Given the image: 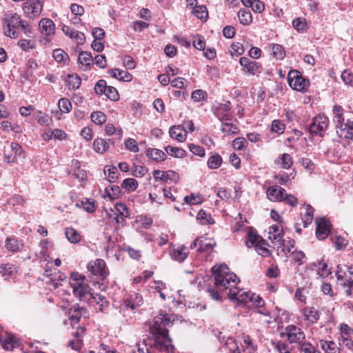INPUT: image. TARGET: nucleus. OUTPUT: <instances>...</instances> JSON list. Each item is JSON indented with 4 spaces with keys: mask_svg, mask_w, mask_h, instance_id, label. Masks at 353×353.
<instances>
[{
    "mask_svg": "<svg viewBox=\"0 0 353 353\" xmlns=\"http://www.w3.org/2000/svg\"><path fill=\"white\" fill-rule=\"evenodd\" d=\"M280 336L286 338L291 344L298 343L300 346L305 339V334L302 329L292 324L286 326L284 331L280 333Z\"/></svg>",
    "mask_w": 353,
    "mask_h": 353,
    "instance_id": "6",
    "label": "nucleus"
},
{
    "mask_svg": "<svg viewBox=\"0 0 353 353\" xmlns=\"http://www.w3.org/2000/svg\"><path fill=\"white\" fill-rule=\"evenodd\" d=\"M153 176L156 181L160 180L163 182L169 181L176 182L178 179V174L173 170L162 171L155 170L152 172Z\"/></svg>",
    "mask_w": 353,
    "mask_h": 353,
    "instance_id": "20",
    "label": "nucleus"
},
{
    "mask_svg": "<svg viewBox=\"0 0 353 353\" xmlns=\"http://www.w3.org/2000/svg\"><path fill=\"white\" fill-rule=\"evenodd\" d=\"M207 164L210 169H217L222 164V157L218 153L212 154L208 159Z\"/></svg>",
    "mask_w": 353,
    "mask_h": 353,
    "instance_id": "48",
    "label": "nucleus"
},
{
    "mask_svg": "<svg viewBox=\"0 0 353 353\" xmlns=\"http://www.w3.org/2000/svg\"><path fill=\"white\" fill-rule=\"evenodd\" d=\"M3 31L5 36L11 39L19 37V30L21 29L24 34L32 33V28L29 22L22 19L21 15L17 12L6 13L2 19Z\"/></svg>",
    "mask_w": 353,
    "mask_h": 353,
    "instance_id": "3",
    "label": "nucleus"
},
{
    "mask_svg": "<svg viewBox=\"0 0 353 353\" xmlns=\"http://www.w3.org/2000/svg\"><path fill=\"white\" fill-rule=\"evenodd\" d=\"M285 130V125L279 119H274L272 121L271 132L276 133L279 135L284 133Z\"/></svg>",
    "mask_w": 353,
    "mask_h": 353,
    "instance_id": "51",
    "label": "nucleus"
},
{
    "mask_svg": "<svg viewBox=\"0 0 353 353\" xmlns=\"http://www.w3.org/2000/svg\"><path fill=\"white\" fill-rule=\"evenodd\" d=\"M146 156L156 161H164L166 154L162 150L156 148H149L145 152Z\"/></svg>",
    "mask_w": 353,
    "mask_h": 353,
    "instance_id": "35",
    "label": "nucleus"
},
{
    "mask_svg": "<svg viewBox=\"0 0 353 353\" xmlns=\"http://www.w3.org/2000/svg\"><path fill=\"white\" fill-rule=\"evenodd\" d=\"M43 0H28L23 5V10L29 19L39 17L42 12Z\"/></svg>",
    "mask_w": 353,
    "mask_h": 353,
    "instance_id": "10",
    "label": "nucleus"
},
{
    "mask_svg": "<svg viewBox=\"0 0 353 353\" xmlns=\"http://www.w3.org/2000/svg\"><path fill=\"white\" fill-rule=\"evenodd\" d=\"M105 192L111 200L117 199L121 195V188L116 185H111L106 187Z\"/></svg>",
    "mask_w": 353,
    "mask_h": 353,
    "instance_id": "39",
    "label": "nucleus"
},
{
    "mask_svg": "<svg viewBox=\"0 0 353 353\" xmlns=\"http://www.w3.org/2000/svg\"><path fill=\"white\" fill-rule=\"evenodd\" d=\"M268 243L264 239H261L256 245L255 250L256 252L263 257L268 256L271 254L270 250L267 248Z\"/></svg>",
    "mask_w": 353,
    "mask_h": 353,
    "instance_id": "45",
    "label": "nucleus"
},
{
    "mask_svg": "<svg viewBox=\"0 0 353 353\" xmlns=\"http://www.w3.org/2000/svg\"><path fill=\"white\" fill-rule=\"evenodd\" d=\"M339 330V341H341L342 345L348 350H352L353 340L352 339V336L353 335V328L346 323H341L340 325Z\"/></svg>",
    "mask_w": 353,
    "mask_h": 353,
    "instance_id": "11",
    "label": "nucleus"
},
{
    "mask_svg": "<svg viewBox=\"0 0 353 353\" xmlns=\"http://www.w3.org/2000/svg\"><path fill=\"white\" fill-rule=\"evenodd\" d=\"M173 323L174 321L167 314L154 316L150 323L149 332L152 336L157 350L168 353L174 352V347L168 329L172 326Z\"/></svg>",
    "mask_w": 353,
    "mask_h": 353,
    "instance_id": "2",
    "label": "nucleus"
},
{
    "mask_svg": "<svg viewBox=\"0 0 353 353\" xmlns=\"http://www.w3.org/2000/svg\"><path fill=\"white\" fill-rule=\"evenodd\" d=\"M274 349L279 353H292L289 345L287 342L282 341H276L273 343Z\"/></svg>",
    "mask_w": 353,
    "mask_h": 353,
    "instance_id": "59",
    "label": "nucleus"
},
{
    "mask_svg": "<svg viewBox=\"0 0 353 353\" xmlns=\"http://www.w3.org/2000/svg\"><path fill=\"white\" fill-rule=\"evenodd\" d=\"M316 274L323 279L327 278L332 274L331 270L328 268L327 263L325 261L321 260L318 262Z\"/></svg>",
    "mask_w": 353,
    "mask_h": 353,
    "instance_id": "36",
    "label": "nucleus"
},
{
    "mask_svg": "<svg viewBox=\"0 0 353 353\" xmlns=\"http://www.w3.org/2000/svg\"><path fill=\"white\" fill-rule=\"evenodd\" d=\"M41 33L44 35L47 42H50L55 34V24L48 18H43L39 23Z\"/></svg>",
    "mask_w": 353,
    "mask_h": 353,
    "instance_id": "12",
    "label": "nucleus"
},
{
    "mask_svg": "<svg viewBox=\"0 0 353 353\" xmlns=\"http://www.w3.org/2000/svg\"><path fill=\"white\" fill-rule=\"evenodd\" d=\"M305 321L315 324L320 319V312L314 306H306L302 310Z\"/></svg>",
    "mask_w": 353,
    "mask_h": 353,
    "instance_id": "21",
    "label": "nucleus"
},
{
    "mask_svg": "<svg viewBox=\"0 0 353 353\" xmlns=\"http://www.w3.org/2000/svg\"><path fill=\"white\" fill-rule=\"evenodd\" d=\"M316 235L319 240H324L329 235L332 224L331 222L325 218L316 219Z\"/></svg>",
    "mask_w": 353,
    "mask_h": 353,
    "instance_id": "14",
    "label": "nucleus"
},
{
    "mask_svg": "<svg viewBox=\"0 0 353 353\" xmlns=\"http://www.w3.org/2000/svg\"><path fill=\"white\" fill-rule=\"evenodd\" d=\"M261 239H263L252 228H250L247 233L245 245L248 248H252L253 246L255 247Z\"/></svg>",
    "mask_w": 353,
    "mask_h": 353,
    "instance_id": "31",
    "label": "nucleus"
},
{
    "mask_svg": "<svg viewBox=\"0 0 353 353\" xmlns=\"http://www.w3.org/2000/svg\"><path fill=\"white\" fill-rule=\"evenodd\" d=\"M68 345L74 350H79L82 347L83 340L77 336V333L75 332L74 338L69 341Z\"/></svg>",
    "mask_w": 353,
    "mask_h": 353,
    "instance_id": "63",
    "label": "nucleus"
},
{
    "mask_svg": "<svg viewBox=\"0 0 353 353\" xmlns=\"http://www.w3.org/2000/svg\"><path fill=\"white\" fill-rule=\"evenodd\" d=\"M121 188H124L128 192H132L138 188V182L134 179L128 178L123 180Z\"/></svg>",
    "mask_w": 353,
    "mask_h": 353,
    "instance_id": "54",
    "label": "nucleus"
},
{
    "mask_svg": "<svg viewBox=\"0 0 353 353\" xmlns=\"http://www.w3.org/2000/svg\"><path fill=\"white\" fill-rule=\"evenodd\" d=\"M203 239V238L201 239L200 246L197 248V252H202L212 251L216 245L215 242L213 241L207 242L206 238H204V239Z\"/></svg>",
    "mask_w": 353,
    "mask_h": 353,
    "instance_id": "55",
    "label": "nucleus"
},
{
    "mask_svg": "<svg viewBox=\"0 0 353 353\" xmlns=\"http://www.w3.org/2000/svg\"><path fill=\"white\" fill-rule=\"evenodd\" d=\"M35 119L38 123L42 125L48 126L52 122L51 117H50L48 114L43 112L41 110H38L35 113Z\"/></svg>",
    "mask_w": 353,
    "mask_h": 353,
    "instance_id": "43",
    "label": "nucleus"
},
{
    "mask_svg": "<svg viewBox=\"0 0 353 353\" xmlns=\"http://www.w3.org/2000/svg\"><path fill=\"white\" fill-rule=\"evenodd\" d=\"M336 133L341 139H353V121L350 117L346 118V121L336 127Z\"/></svg>",
    "mask_w": 353,
    "mask_h": 353,
    "instance_id": "17",
    "label": "nucleus"
},
{
    "mask_svg": "<svg viewBox=\"0 0 353 353\" xmlns=\"http://www.w3.org/2000/svg\"><path fill=\"white\" fill-rule=\"evenodd\" d=\"M66 83L70 89H78L81 83V79L78 74H68L66 78Z\"/></svg>",
    "mask_w": 353,
    "mask_h": 353,
    "instance_id": "38",
    "label": "nucleus"
},
{
    "mask_svg": "<svg viewBox=\"0 0 353 353\" xmlns=\"http://www.w3.org/2000/svg\"><path fill=\"white\" fill-rule=\"evenodd\" d=\"M109 74L112 77L119 80L125 81L131 80V74L126 71L120 70L119 69H112L109 70Z\"/></svg>",
    "mask_w": 353,
    "mask_h": 353,
    "instance_id": "37",
    "label": "nucleus"
},
{
    "mask_svg": "<svg viewBox=\"0 0 353 353\" xmlns=\"http://www.w3.org/2000/svg\"><path fill=\"white\" fill-rule=\"evenodd\" d=\"M251 294L250 292L243 291L236 285L232 290H230V292H228L227 296L232 301L235 300L241 303H247L250 301Z\"/></svg>",
    "mask_w": 353,
    "mask_h": 353,
    "instance_id": "19",
    "label": "nucleus"
},
{
    "mask_svg": "<svg viewBox=\"0 0 353 353\" xmlns=\"http://www.w3.org/2000/svg\"><path fill=\"white\" fill-rule=\"evenodd\" d=\"M240 23L243 26H248L252 21V16L249 10L241 9L238 12Z\"/></svg>",
    "mask_w": 353,
    "mask_h": 353,
    "instance_id": "42",
    "label": "nucleus"
},
{
    "mask_svg": "<svg viewBox=\"0 0 353 353\" xmlns=\"http://www.w3.org/2000/svg\"><path fill=\"white\" fill-rule=\"evenodd\" d=\"M269 238L272 241L279 242L283 236V232L277 225H273L269 228Z\"/></svg>",
    "mask_w": 353,
    "mask_h": 353,
    "instance_id": "32",
    "label": "nucleus"
},
{
    "mask_svg": "<svg viewBox=\"0 0 353 353\" xmlns=\"http://www.w3.org/2000/svg\"><path fill=\"white\" fill-rule=\"evenodd\" d=\"M93 148L96 152L103 154L109 149V143L103 139L97 138L94 141Z\"/></svg>",
    "mask_w": 353,
    "mask_h": 353,
    "instance_id": "34",
    "label": "nucleus"
},
{
    "mask_svg": "<svg viewBox=\"0 0 353 353\" xmlns=\"http://www.w3.org/2000/svg\"><path fill=\"white\" fill-rule=\"evenodd\" d=\"M290 257L293 262L296 263L299 265H303L306 260V255L301 250H295L292 251L290 254Z\"/></svg>",
    "mask_w": 353,
    "mask_h": 353,
    "instance_id": "44",
    "label": "nucleus"
},
{
    "mask_svg": "<svg viewBox=\"0 0 353 353\" xmlns=\"http://www.w3.org/2000/svg\"><path fill=\"white\" fill-rule=\"evenodd\" d=\"M65 234L67 239L72 243H77L81 239L80 233L73 228H66Z\"/></svg>",
    "mask_w": 353,
    "mask_h": 353,
    "instance_id": "33",
    "label": "nucleus"
},
{
    "mask_svg": "<svg viewBox=\"0 0 353 353\" xmlns=\"http://www.w3.org/2000/svg\"><path fill=\"white\" fill-rule=\"evenodd\" d=\"M91 120L97 125H101L106 121L107 117L101 111H94L90 115Z\"/></svg>",
    "mask_w": 353,
    "mask_h": 353,
    "instance_id": "53",
    "label": "nucleus"
},
{
    "mask_svg": "<svg viewBox=\"0 0 353 353\" xmlns=\"http://www.w3.org/2000/svg\"><path fill=\"white\" fill-rule=\"evenodd\" d=\"M232 147L236 150H242L248 146V142L244 137H237L232 141Z\"/></svg>",
    "mask_w": 353,
    "mask_h": 353,
    "instance_id": "57",
    "label": "nucleus"
},
{
    "mask_svg": "<svg viewBox=\"0 0 353 353\" xmlns=\"http://www.w3.org/2000/svg\"><path fill=\"white\" fill-rule=\"evenodd\" d=\"M94 59L91 52L82 51L79 53L78 57V63L79 68L83 71H88L91 69L93 64Z\"/></svg>",
    "mask_w": 353,
    "mask_h": 353,
    "instance_id": "22",
    "label": "nucleus"
},
{
    "mask_svg": "<svg viewBox=\"0 0 353 353\" xmlns=\"http://www.w3.org/2000/svg\"><path fill=\"white\" fill-rule=\"evenodd\" d=\"M53 57L59 63H64L69 59L68 54L59 48L53 51Z\"/></svg>",
    "mask_w": 353,
    "mask_h": 353,
    "instance_id": "60",
    "label": "nucleus"
},
{
    "mask_svg": "<svg viewBox=\"0 0 353 353\" xmlns=\"http://www.w3.org/2000/svg\"><path fill=\"white\" fill-rule=\"evenodd\" d=\"M143 304L142 296L139 293L133 292L125 297L121 306L127 310H134Z\"/></svg>",
    "mask_w": 353,
    "mask_h": 353,
    "instance_id": "16",
    "label": "nucleus"
},
{
    "mask_svg": "<svg viewBox=\"0 0 353 353\" xmlns=\"http://www.w3.org/2000/svg\"><path fill=\"white\" fill-rule=\"evenodd\" d=\"M293 28L300 32H303L307 29V23L305 18L297 17L292 21Z\"/></svg>",
    "mask_w": 353,
    "mask_h": 353,
    "instance_id": "46",
    "label": "nucleus"
},
{
    "mask_svg": "<svg viewBox=\"0 0 353 353\" xmlns=\"http://www.w3.org/2000/svg\"><path fill=\"white\" fill-rule=\"evenodd\" d=\"M5 246L10 252H17L22 250L23 244L17 237L10 236L6 239Z\"/></svg>",
    "mask_w": 353,
    "mask_h": 353,
    "instance_id": "27",
    "label": "nucleus"
},
{
    "mask_svg": "<svg viewBox=\"0 0 353 353\" xmlns=\"http://www.w3.org/2000/svg\"><path fill=\"white\" fill-rule=\"evenodd\" d=\"M132 174L136 177H143L148 172L146 167L134 164L133 168L132 169Z\"/></svg>",
    "mask_w": 353,
    "mask_h": 353,
    "instance_id": "62",
    "label": "nucleus"
},
{
    "mask_svg": "<svg viewBox=\"0 0 353 353\" xmlns=\"http://www.w3.org/2000/svg\"><path fill=\"white\" fill-rule=\"evenodd\" d=\"M68 315L71 324L74 325L78 323L82 317H88L89 312L85 307L76 304L69 310Z\"/></svg>",
    "mask_w": 353,
    "mask_h": 353,
    "instance_id": "15",
    "label": "nucleus"
},
{
    "mask_svg": "<svg viewBox=\"0 0 353 353\" xmlns=\"http://www.w3.org/2000/svg\"><path fill=\"white\" fill-rule=\"evenodd\" d=\"M105 96L112 101H117L119 99L117 90L112 86H108L105 92Z\"/></svg>",
    "mask_w": 353,
    "mask_h": 353,
    "instance_id": "64",
    "label": "nucleus"
},
{
    "mask_svg": "<svg viewBox=\"0 0 353 353\" xmlns=\"http://www.w3.org/2000/svg\"><path fill=\"white\" fill-rule=\"evenodd\" d=\"M87 268L90 273L101 281H104L109 274L105 262L101 259L90 261Z\"/></svg>",
    "mask_w": 353,
    "mask_h": 353,
    "instance_id": "8",
    "label": "nucleus"
},
{
    "mask_svg": "<svg viewBox=\"0 0 353 353\" xmlns=\"http://www.w3.org/2000/svg\"><path fill=\"white\" fill-rule=\"evenodd\" d=\"M250 301L252 302L256 307H259L257 311L258 313L264 316L269 315L268 310L263 307L265 301L260 296L252 294L250 298Z\"/></svg>",
    "mask_w": 353,
    "mask_h": 353,
    "instance_id": "30",
    "label": "nucleus"
},
{
    "mask_svg": "<svg viewBox=\"0 0 353 353\" xmlns=\"http://www.w3.org/2000/svg\"><path fill=\"white\" fill-rule=\"evenodd\" d=\"M239 63L243 67V71L247 74L254 76L261 72V64L248 57H241Z\"/></svg>",
    "mask_w": 353,
    "mask_h": 353,
    "instance_id": "13",
    "label": "nucleus"
},
{
    "mask_svg": "<svg viewBox=\"0 0 353 353\" xmlns=\"http://www.w3.org/2000/svg\"><path fill=\"white\" fill-rule=\"evenodd\" d=\"M213 285L208 284L206 291L215 301H221L223 295H228L239 283L236 275L231 272L225 263L215 265L212 268Z\"/></svg>",
    "mask_w": 353,
    "mask_h": 353,
    "instance_id": "1",
    "label": "nucleus"
},
{
    "mask_svg": "<svg viewBox=\"0 0 353 353\" xmlns=\"http://www.w3.org/2000/svg\"><path fill=\"white\" fill-rule=\"evenodd\" d=\"M316 345L320 346L324 353H336L341 349L334 341L320 339Z\"/></svg>",
    "mask_w": 353,
    "mask_h": 353,
    "instance_id": "24",
    "label": "nucleus"
},
{
    "mask_svg": "<svg viewBox=\"0 0 353 353\" xmlns=\"http://www.w3.org/2000/svg\"><path fill=\"white\" fill-rule=\"evenodd\" d=\"M278 161L280 162L281 166L283 169H289L293 164V160L290 154H283L278 157Z\"/></svg>",
    "mask_w": 353,
    "mask_h": 353,
    "instance_id": "52",
    "label": "nucleus"
},
{
    "mask_svg": "<svg viewBox=\"0 0 353 353\" xmlns=\"http://www.w3.org/2000/svg\"><path fill=\"white\" fill-rule=\"evenodd\" d=\"M81 206L88 212L92 213L96 210L97 205L95 201L93 199H88L87 198L83 199L81 201Z\"/></svg>",
    "mask_w": 353,
    "mask_h": 353,
    "instance_id": "58",
    "label": "nucleus"
},
{
    "mask_svg": "<svg viewBox=\"0 0 353 353\" xmlns=\"http://www.w3.org/2000/svg\"><path fill=\"white\" fill-rule=\"evenodd\" d=\"M196 219L202 225H211L214 223V220L212 217L211 214L207 213L203 210H201L199 211Z\"/></svg>",
    "mask_w": 353,
    "mask_h": 353,
    "instance_id": "41",
    "label": "nucleus"
},
{
    "mask_svg": "<svg viewBox=\"0 0 353 353\" xmlns=\"http://www.w3.org/2000/svg\"><path fill=\"white\" fill-rule=\"evenodd\" d=\"M58 106L61 113H68L72 110V103L66 98L60 99L58 102Z\"/></svg>",
    "mask_w": 353,
    "mask_h": 353,
    "instance_id": "56",
    "label": "nucleus"
},
{
    "mask_svg": "<svg viewBox=\"0 0 353 353\" xmlns=\"http://www.w3.org/2000/svg\"><path fill=\"white\" fill-rule=\"evenodd\" d=\"M300 351L303 353H321L310 342H303L301 343Z\"/></svg>",
    "mask_w": 353,
    "mask_h": 353,
    "instance_id": "61",
    "label": "nucleus"
},
{
    "mask_svg": "<svg viewBox=\"0 0 353 353\" xmlns=\"http://www.w3.org/2000/svg\"><path fill=\"white\" fill-rule=\"evenodd\" d=\"M188 249L185 246L181 245L178 246L176 248H174L171 253V256L174 260L182 262L188 257Z\"/></svg>",
    "mask_w": 353,
    "mask_h": 353,
    "instance_id": "29",
    "label": "nucleus"
},
{
    "mask_svg": "<svg viewBox=\"0 0 353 353\" xmlns=\"http://www.w3.org/2000/svg\"><path fill=\"white\" fill-rule=\"evenodd\" d=\"M270 54L278 60H282L285 57L284 48L279 44L272 43L268 46Z\"/></svg>",
    "mask_w": 353,
    "mask_h": 353,
    "instance_id": "28",
    "label": "nucleus"
},
{
    "mask_svg": "<svg viewBox=\"0 0 353 353\" xmlns=\"http://www.w3.org/2000/svg\"><path fill=\"white\" fill-rule=\"evenodd\" d=\"M70 284L76 297L80 301H89L94 292H91L90 286L85 283V277L77 272H72L70 278Z\"/></svg>",
    "mask_w": 353,
    "mask_h": 353,
    "instance_id": "4",
    "label": "nucleus"
},
{
    "mask_svg": "<svg viewBox=\"0 0 353 353\" xmlns=\"http://www.w3.org/2000/svg\"><path fill=\"white\" fill-rule=\"evenodd\" d=\"M329 124V119L324 114H318L309 127L310 133L312 135L323 137Z\"/></svg>",
    "mask_w": 353,
    "mask_h": 353,
    "instance_id": "9",
    "label": "nucleus"
},
{
    "mask_svg": "<svg viewBox=\"0 0 353 353\" xmlns=\"http://www.w3.org/2000/svg\"><path fill=\"white\" fill-rule=\"evenodd\" d=\"M314 208L310 205H307L305 207V212L302 217L303 227L307 228L312 222L314 218Z\"/></svg>",
    "mask_w": 353,
    "mask_h": 353,
    "instance_id": "40",
    "label": "nucleus"
},
{
    "mask_svg": "<svg viewBox=\"0 0 353 353\" xmlns=\"http://www.w3.org/2000/svg\"><path fill=\"white\" fill-rule=\"evenodd\" d=\"M165 150L169 155L176 158H183L186 155V152L181 148L168 145Z\"/></svg>",
    "mask_w": 353,
    "mask_h": 353,
    "instance_id": "47",
    "label": "nucleus"
},
{
    "mask_svg": "<svg viewBox=\"0 0 353 353\" xmlns=\"http://www.w3.org/2000/svg\"><path fill=\"white\" fill-rule=\"evenodd\" d=\"M88 303L92 305L97 310L105 312L109 307L110 303L107 299L99 294L94 293L89 299Z\"/></svg>",
    "mask_w": 353,
    "mask_h": 353,
    "instance_id": "18",
    "label": "nucleus"
},
{
    "mask_svg": "<svg viewBox=\"0 0 353 353\" xmlns=\"http://www.w3.org/2000/svg\"><path fill=\"white\" fill-rule=\"evenodd\" d=\"M17 272L16 265L12 263H3L0 265V274L2 276H10Z\"/></svg>",
    "mask_w": 353,
    "mask_h": 353,
    "instance_id": "50",
    "label": "nucleus"
},
{
    "mask_svg": "<svg viewBox=\"0 0 353 353\" xmlns=\"http://www.w3.org/2000/svg\"><path fill=\"white\" fill-rule=\"evenodd\" d=\"M285 192L284 188L277 185L270 186L266 191L268 199L272 202H281Z\"/></svg>",
    "mask_w": 353,
    "mask_h": 353,
    "instance_id": "23",
    "label": "nucleus"
},
{
    "mask_svg": "<svg viewBox=\"0 0 353 353\" xmlns=\"http://www.w3.org/2000/svg\"><path fill=\"white\" fill-rule=\"evenodd\" d=\"M192 14L201 20H206L208 17V12L205 6H195L193 8Z\"/></svg>",
    "mask_w": 353,
    "mask_h": 353,
    "instance_id": "49",
    "label": "nucleus"
},
{
    "mask_svg": "<svg viewBox=\"0 0 353 353\" xmlns=\"http://www.w3.org/2000/svg\"><path fill=\"white\" fill-rule=\"evenodd\" d=\"M170 136L172 139L179 142H183L187 138V132L181 125H174L170 130Z\"/></svg>",
    "mask_w": 353,
    "mask_h": 353,
    "instance_id": "25",
    "label": "nucleus"
},
{
    "mask_svg": "<svg viewBox=\"0 0 353 353\" xmlns=\"http://www.w3.org/2000/svg\"><path fill=\"white\" fill-rule=\"evenodd\" d=\"M289 85L295 90L305 92L310 87L309 80L303 77L301 73L296 70H290L288 74Z\"/></svg>",
    "mask_w": 353,
    "mask_h": 353,
    "instance_id": "5",
    "label": "nucleus"
},
{
    "mask_svg": "<svg viewBox=\"0 0 353 353\" xmlns=\"http://www.w3.org/2000/svg\"><path fill=\"white\" fill-rule=\"evenodd\" d=\"M217 118L221 121V131L225 136L236 134L239 132V127L232 121L231 113H219Z\"/></svg>",
    "mask_w": 353,
    "mask_h": 353,
    "instance_id": "7",
    "label": "nucleus"
},
{
    "mask_svg": "<svg viewBox=\"0 0 353 353\" xmlns=\"http://www.w3.org/2000/svg\"><path fill=\"white\" fill-rule=\"evenodd\" d=\"M334 114L333 120L336 123V127L345 123L348 115H344V109L342 106L334 105L332 108Z\"/></svg>",
    "mask_w": 353,
    "mask_h": 353,
    "instance_id": "26",
    "label": "nucleus"
}]
</instances>
